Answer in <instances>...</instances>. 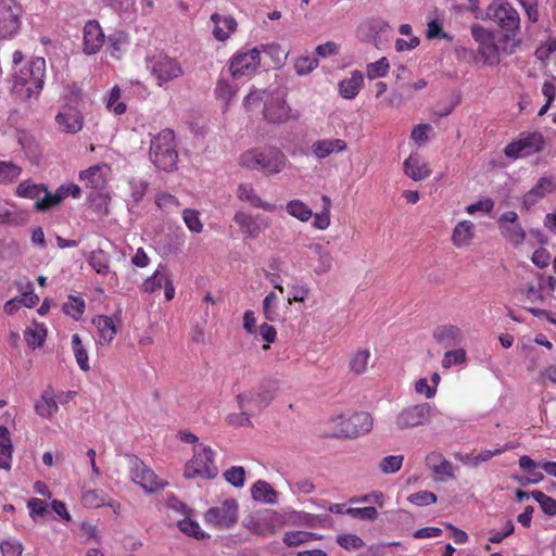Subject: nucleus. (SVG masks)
Listing matches in <instances>:
<instances>
[{"label": "nucleus", "instance_id": "8fccbe9b", "mask_svg": "<svg viewBox=\"0 0 556 556\" xmlns=\"http://www.w3.org/2000/svg\"><path fill=\"white\" fill-rule=\"evenodd\" d=\"M466 363V351L464 349L448 350L444 353L442 359V366L444 368H451L455 365H462Z\"/></svg>", "mask_w": 556, "mask_h": 556}, {"label": "nucleus", "instance_id": "774afa93", "mask_svg": "<svg viewBox=\"0 0 556 556\" xmlns=\"http://www.w3.org/2000/svg\"><path fill=\"white\" fill-rule=\"evenodd\" d=\"M427 38L428 39L442 38V39L451 40V37L446 33H444L441 25L435 20H432L428 23Z\"/></svg>", "mask_w": 556, "mask_h": 556}, {"label": "nucleus", "instance_id": "f03ea898", "mask_svg": "<svg viewBox=\"0 0 556 556\" xmlns=\"http://www.w3.org/2000/svg\"><path fill=\"white\" fill-rule=\"evenodd\" d=\"M46 61L31 60L14 76L12 91L23 100L37 98L45 85Z\"/></svg>", "mask_w": 556, "mask_h": 556}, {"label": "nucleus", "instance_id": "3c124183", "mask_svg": "<svg viewBox=\"0 0 556 556\" xmlns=\"http://www.w3.org/2000/svg\"><path fill=\"white\" fill-rule=\"evenodd\" d=\"M81 501L86 507L96 508L106 504L105 495L98 490H88L83 493Z\"/></svg>", "mask_w": 556, "mask_h": 556}, {"label": "nucleus", "instance_id": "a878e982", "mask_svg": "<svg viewBox=\"0 0 556 556\" xmlns=\"http://www.w3.org/2000/svg\"><path fill=\"white\" fill-rule=\"evenodd\" d=\"M35 409L43 418H50L58 412L59 406L54 400L52 388L49 387L42 392L40 400L35 404Z\"/></svg>", "mask_w": 556, "mask_h": 556}, {"label": "nucleus", "instance_id": "c85d7f7f", "mask_svg": "<svg viewBox=\"0 0 556 556\" xmlns=\"http://www.w3.org/2000/svg\"><path fill=\"white\" fill-rule=\"evenodd\" d=\"M93 325L100 332V343H110L116 336V327L112 317L100 315L93 318Z\"/></svg>", "mask_w": 556, "mask_h": 556}, {"label": "nucleus", "instance_id": "e433bc0d", "mask_svg": "<svg viewBox=\"0 0 556 556\" xmlns=\"http://www.w3.org/2000/svg\"><path fill=\"white\" fill-rule=\"evenodd\" d=\"M89 265L100 275L110 273V257L101 249L94 250L88 257Z\"/></svg>", "mask_w": 556, "mask_h": 556}, {"label": "nucleus", "instance_id": "bb28decb", "mask_svg": "<svg viewBox=\"0 0 556 556\" xmlns=\"http://www.w3.org/2000/svg\"><path fill=\"white\" fill-rule=\"evenodd\" d=\"M251 495L257 502L273 505L277 503L278 493L268 482L257 480L251 488Z\"/></svg>", "mask_w": 556, "mask_h": 556}, {"label": "nucleus", "instance_id": "69168bd1", "mask_svg": "<svg viewBox=\"0 0 556 556\" xmlns=\"http://www.w3.org/2000/svg\"><path fill=\"white\" fill-rule=\"evenodd\" d=\"M45 336H46V331L43 329H40V330L27 329L24 332V338H25L26 343L33 348L40 346L43 342Z\"/></svg>", "mask_w": 556, "mask_h": 556}, {"label": "nucleus", "instance_id": "e2e57ef3", "mask_svg": "<svg viewBox=\"0 0 556 556\" xmlns=\"http://www.w3.org/2000/svg\"><path fill=\"white\" fill-rule=\"evenodd\" d=\"M432 471L438 476V480L444 481L445 478L454 479L453 465L447 460H443L440 464H434Z\"/></svg>", "mask_w": 556, "mask_h": 556}, {"label": "nucleus", "instance_id": "0e129e2a", "mask_svg": "<svg viewBox=\"0 0 556 556\" xmlns=\"http://www.w3.org/2000/svg\"><path fill=\"white\" fill-rule=\"evenodd\" d=\"M167 277L162 274L160 270H156L153 276L146 279L142 287L146 292H154L162 287L163 281H165Z\"/></svg>", "mask_w": 556, "mask_h": 556}, {"label": "nucleus", "instance_id": "473e14b6", "mask_svg": "<svg viewBox=\"0 0 556 556\" xmlns=\"http://www.w3.org/2000/svg\"><path fill=\"white\" fill-rule=\"evenodd\" d=\"M309 250L318 257V265L314 269L315 274H327L332 268L333 264V257L331 253L325 250L324 247L318 243L311 244Z\"/></svg>", "mask_w": 556, "mask_h": 556}, {"label": "nucleus", "instance_id": "39448f33", "mask_svg": "<svg viewBox=\"0 0 556 556\" xmlns=\"http://www.w3.org/2000/svg\"><path fill=\"white\" fill-rule=\"evenodd\" d=\"M277 388L270 381L262 382L257 388L237 395V401L247 424H251L250 417L262 412L276 397Z\"/></svg>", "mask_w": 556, "mask_h": 556}, {"label": "nucleus", "instance_id": "603ef678", "mask_svg": "<svg viewBox=\"0 0 556 556\" xmlns=\"http://www.w3.org/2000/svg\"><path fill=\"white\" fill-rule=\"evenodd\" d=\"M314 538V534L307 531H289L285 533L283 542L288 546H298Z\"/></svg>", "mask_w": 556, "mask_h": 556}, {"label": "nucleus", "instance_id": "6ab92c4d", "mask_svg": "<svg viewBox=\"0 0 556 556\" xmlns=\"http://www.w3.org/2000/svg\"><path fill=\"white\" fill-rule=\"evenodd\" d=\"M556 188V182L552 177L543 176L538 182L525 194L523 206L529 210L536 204L545 195L549 194Z\"/></svg>", "mask_w": 556, "mask_h": 556}, {"label": "nucleus", "instance_id": "864d4df0", "mask_svg": "<svg viewBox=\"0 0 556 556\" xmlns=\"http://www.w3.org/2000/svg\"><path fill=\"white\" fill-rule=\"evenodd\" d=\"M178 528L184 533L193 536L195 539H203L205 536L204 532L201 530L198 522L193 521L190 518H185L178 521Z\"/></svg>", "mask_w": 556, "mask_h": 556}, {"label": "nucleus", "instance_id": "58836bf2", "mask_svg": "<svg viewBox=\"0 0 556 556\" xmlns=\"http://www.w3.org/2000/svg\"><path fill=\"white\" fill-rule=\"evenodd\" d=\"M72 345L77 365L83 371L90 369L88 362V353L81 343V339L78 334L72 337Z\"/></svg>", "mask_w": 556, "mask_h": 556}, {"label": "nucleus", "instance_id": "7c9ffc66", "mask_svg": "<svg viewBox=\"0 0 556 556\" xmlns=\"http://www.w3.org/2000/svg\"><path fill=\"white\" fill-rule=\"evenodd\" d=\"M473 229L475 226L470 220L458 223L453 230V243L458 248L469 244L473 238Z\"/></svg>", "mask_w": 556, "mask_h": 556}, {"label": "nucleus", "instance_id": "09e8293b", "mask_svg": "<svg viewBox=\"0 0 556 556\" xmlns=\"http://www.w3.org/2000/svg\"><path fill=\"white\" fill-rule=\"evenodd\" d=\"M225 480L236 488H242L245 481V470L241 466H232L224 472Z\"/></svg>", "mask_w": 556, "mask_h": 556}, {"label": "nucleus", "instance_id": "c756f323", "mask_svg": "<svg viewBox=\"0 0 556 556\" xmlns=\"http://www.w3.org/2000/svg\"><path fill=\"white\" fill-rule=\"evenodd\" d=\"M238 198L251 203L255 207H260L268 212H274L276 210V205L262 201L250 185L239 186Z\"/></svg>", "mask_w": 556, "mask_h": 556}, {"label": "nucleus", "instance_id": "dca6fc26", "mask_svg": "<svg viewBox=\"0 0 556 556\" xmlns=\"http://www.w3.org/2000/svg\"><path fill=\"white\" fill-rule=\"evenodd\" d=\"M59 128L66 134H76L81 130L84 118L75 105L65 104L55 116Z\"/></svg>", "mask_w": 556, "mask_h": 556}, {"label": "nucleus", "instance_id": "9d476101", "mask_svg": "<svg viewBox=\"0 0 556 556\" xmlns=\"http://www.w3.org/2000/svg\"><path fill=\"white\" fill-rule=\"evenodd\" d=\"M432 406L429 403H420L403 408L395 417V426L400 431L416 428L430 420Z\"/></svg>", "mask_w": 556, "mask_h": 556}, {"label": "nucleus", "instance_id": "bf43d9fd", "mask_svg": "<svg viewBox=\"0 0 556 556\" xmlns=\"http://www.w3.org/2000/svg\"><path fill=\"white\" fill-rule=\"evenodd\" d=\"M337 543L345 549H356L364 546L363 540L356 534H340L337 536Z\"/></svg>", "mask_w": 556, "mask_h": 556}, {"label": "nucleus", "instance_id": "052dcab7", "mask_svg": "<svg viewBox=\"0 0 556 556\" xmlns=\"http://www.w3.org/2000/svg\"><path fill=\"white\" fill-rule=\"evenodd\" d=\"M346 515L357 519L374 521L378 516V511L375 507L367 506L361 508H349V510H346Z\"/></svg>", "mask_w": 556, "mask_h": 556}, {"label": "nucleus", "instance_id": "20e7f679", "mask_svg": "<svg viewBox=\"0 0 556 556\" xmlns=\"http://www.w3.org/2000/svg\"><path fill=\"white\" fill-rule=\"evenodd\" d=\"M287 157L277 148L270 147L264 151L252 149L240 156V165L249 169L262 170L265 175L280 173L286 166Z\"/></svg>", "mask_w": 556, "mask_h": 556}, {"label": "nucleus", "instance_id": "9b49d317", "mask_svg": "<svg viewBox=\"0 0 556 556\" xmlns=\"http://www.w3.org/2000/svg\"><path fill=\"white\" fill-rule=\"evenodd\" d=\"M131 480L147 492H154L164 486L157 476L137 456L128 455Z\"/></svg>", "mask_w": 556, "mask_h": 556}, {"label": "nucleus", "instance_id": "0eeeda50", "mask_svg": "<svg viewBox=\"0 0 556 556\" xmlns=\"http://www.w3.org/2000/svg\"><path fill=\"white\" fill-rule=\"evenodd\" d=\"M545 140L541 132H522L519 138L505 147L504 153L509 159L532 155L544 149Z\"/></svg>", "mask_w": 556, "mask_h": 556}, {"label": "nucleus", "instance_id": "2eb2a0df", "mask_svg": "<svg viewBox=\"0 0 556 556\" xmlns=\"http://www.w3.org/2000/svg\"><path fill=\"white\" fill-rule=\"evenodd\" d=\"M151 71L157 80L159 86H162L182 74L179 63L175 59L168 56L156 58L152 63Z\"/></svg>", "mask_w": 556, "mask_h": 556}, {"label": "nucleus", "instance_id": "c9c22d12", "mask_svg": "<svg viewBox=\"0 0 556 556\" xmlns=\"http://www.w3.org/2000/svg\"><path fill=\"white\" fill-rule=\"evenodd\" d=\"M263 313L269 321H280L283 319L278 307V296L275 292H269L263 301Z\"/></svg>", "mask_w": 556, "mask_h": 556}, {"label": "nucleus", "instance_id": "4c0bfd02", "mask_svg": "<svg viewBox=\"0 0 556 556\" xmlns=\"http://www.w3.org/2000/svg\"><path fill=\"white\" fill-rule=\"evenodd\" d=\"M42 191H47L45 185H37L30 180L22 181L16 188V194L22 198L39 199Z\"/></svg>", "mask_w": 556, "mask_h": 556}, {"label": "nucleus", "instance_id": "338daca9", "mask_svg": "<svg viewBox=\"0 0 556 556\" xmlns=\"http://www.w3.org/2000/svg\"><path fill=\"white\" fill-rule=\"evenodd\" d=\"M494 207V202L492 199L486 198L484 200L472 203L466 207V212L470 215L476 214L477 212H484L489 214Z\"/></svg>", "mask_w": 556, "mask_h": 556}, {"label": "nucleus", "instance_id": "680f3d73", "mask_svg": "<svg viewBox=\"0 0 556 556\" xmlns=\"http://www.w3.org/2000/svg\"><path fill=\"white\" fill-rule=\"evenodd\" d=\"M3 556H22L23 544L16 540H5L0 544Z\"/></svg>", "mask_w": 556, "mask_h": 556}, {"label": "nucleus", "instance_id": "1a4fd4ad", "mask_svg": "<svg viewBox=\"0 0 556 556\" xmlns=\"http://www.w3.org/2000/svg\"><path fill=\"white\" fill-rule=\"evenodd\" d=\"M22 12L15 0H0V40L9 39L18 31Z\"/></svg>", "mask_w": 556, "mask_h": 556}, {"label": "nucleus", "instance_id": "b1692460", "mask_svg": "<svg viewBox=\"0 0 556 556\" xmlns=\"http://www.w3.org/2000/svg\"><path fill=\"white\" fill-rule=\"evenodd\" d=\"M404 173L415 181L428 178L431 170L428 163L418 155H410L403 164Z\"/></svg>", "mask_w": 556, "mask_h": 556}, {"label": "nucleus", "instance_id": "412c9836", "mask_svg": "<svg viewBox=\"0 0 556 556\" xmlns=\"http://www.w3.org/2000/svg\"><path fill=\"white\" fill-rule=\"evenodd\" d=\"M286 93L282 91L275 102L265 104L264 117L270 123H285L291 118V109L286 104Z\"/></svg>", "mask_w": 556, "mask_h": 556}, {"label": "nucleus", "instance_id": "4d7b16f0", "mask_svg": "<svg viewBox=\"0 0 556 556\" xmlns=\"http://www.w3.org/2000/svg\"><path fill=\"white\" fill-rule=\"evenodd\" d=\"M130 197L135 203L140 202L148 189V182L142 179L132 178L129 180Z\"/></svg>", "mask_w": 556, "mask_h": 556}, {"label": "nucleus", "instance_id": "6e6552de", "mask_svg": "<svg viewBox=\"0 0 556 556\" xmlns=\"http://www.w3.org/2000/svg\"><path fill=\"white\" fill-rule=\"evenodd\" d=\"M471 36L478 43V53L483 59L484 64L496 65L500 63V48L495 43L493 31L484 28L480 24L471 26Z\"/></svg>", "mask_w": 556, "mask_h": 556}, {"label": "nucleus", "instance_id": "f257e3e1", "mask_svg": "<svg viewBox=\"0 0 556 556\" xmlns=\"http://www.w3.org/2000/svg\"><path fill=\"white\" fill-rule=\"evenodd\" d=\"M486 16L492 21L501 33L500 43L505 53L511 54L521 42L520 16L518 11L505 0H494L486 8Z\"/></svg>", "mask_w": 556, "mask_h": 556}, {"label": "nucleus", "instance_id": "f8f14e48", "mask_svg": "<svg viewBox=\"0 0 556 556\" xmlns=\"http://www.w3.org/2000/svg\"><path fill=\"white\" fill-rule=\"evenodd\" d=\"M237 518L238 504L233 498L226 500L205 513V521L217 528H229L237 522Z\"/></svg>", "mask_w": 556, "mask_h": 556}, {"label": "nucleus", "instance_id": "37998d69", "mask_svg": "<svg viewBox=\"0 0 556 556\" xmlns=\"http://www.w3.org/2000/svg\"><path fill=\"white\" fill-rule=\"evenodd\" d=\"M22 168L12 162L0 161V184H11L20 175Z\"/></svg>", "mask_w": 556, "mask_h": 556}, {"label": "nucleus", "instance_id": "ea45409f", "mask_svg": "<svg viewBox=\"0 0 556 556\" xmlns=\"http://www.w3.org/2000/svg\"><path fill=\"white\" fill-rule=\"evenodd\" d=\"M287 212L302 222H307L312 216L313 212L300 200H292L287 204Z\"/></svg>", "mask_w": 556, "mask_h": 556}, {"label": "nucleus", "instance_id": "72a5a7b5", "mask_svg": "<svg viewBox=\"0 0 556 556\" xmlns=\"http://www.w3.org/2000/svg\"><path fill=\"white\" fill-rule=\"evenodd\" d=\"M12 456L10 432L5 426H0V468L9 469Z\"/></svg>", "mask_w": 556, "mask_h": 556}, {"label": "nucleus", "instance_id": "6e6d98bb", "mask_svg": "<svg viewBox=\"0 0 556 556\" xmlns=\"http://www.w3.org/2000/svg\"><path fill=\"white\" fill-rule=\"evenodd\" d=\"M408 501L416 506H427L437 503L438 497L432 492L419 491L410 494Z\"/></svg>", "mask_w": 556, "mask_h": 556}, {"label": "nucleus", "instance_id": "49530a36", "mask_svg": "<svg viewBox=\"0 0 556 556\" xmlns=\"http://www.w3.org/2000/svg\"><path fill=\"white\" fill-rule=\"evenodd\" d=\"M390 64L387 58H381L376 62L367 65L366 72L369 79H376L378 77H384L388 74Z\"/></svg>", "mask_w": 556, "mask_h": 556}, {"label": "nucleus", "instance_id": "79ce46f5", "mask_svg": "<svg viewBox=\"0 0 556 556\" xmlns=\"http://www.w3.org/2000/svg\"><path fill=\"white\" fill-rule=\"evenodd\" d=\"M63 311L66 315L77 320L84 314L85 301L81 298L70 295L68 300L63 305Z\"/></svg>", "mask_w": 556, "mask_h": 556}, {"label": "nucleus", "instance_id": "a18cd8bd", "mask_svg": "<svg viewBox=\"0 0 556 556\" xmlns=\"http://www.w3.org/2000/svg\"><path fill=\"white\" fill-rule=\"evenodd\" d=\"M531 496L540 504L542 510L548 516L556 515V501L542 491H532Z\"/></svg>", "mask_w": 556, "mask_h": 556}, {"label": "nucleus", "instance_id": "ddd939ff", "mask_svg": "<svg viewBox=\"0 0 556 556\" xmlns=\"http://www.w3.org/2000/svg\"><path fill=\"white\" fill-rule=\"evenodd\" d=\"M518 219L514 211L503 213L497 219L501 235L515 247L521 245L526 239V230Z\"/></svg>", "mask_w": 556, "mask_h": 556}, {"label": "nucleus", "instance_id": "5fc2aeb1", "mask_svg": "<svg viewBox=\"0 0 556 556\" xmlns=\"http://www.w3.org/2000/svg\"><path fill=\"white\" fill-rule=\"evenodd\" d=\"M184 222L190 231L200 233L203 225L199 218V212L191 208H186L182 213Z\"/></svg>", "mask_w": 556, "mask_h": 556}, {"label": "nucleus", "instance_id": "5701e85b", "mask_svg": "<svg viewBox=\"0 0 556 556\" xmlns=\"http://www.w3.org/2000/svg\"><path fill=\"white\" fill-rule=\"evenodd\" d=\"M211 21L214 23L213 36L218 41H226L237 29V22L230 15L213 13Z\"/></svg>", "mask_w": 556, "mask_h": 556}, {"label": "nucleus", "instance_id": "13d9d810", "mask_svg": "<svg viewBox=\"0 0 556 556\" xmlns=\"http://www.w3.org/2000/svg\"><path fill=\"white\" fill-rule=\"evenodd\" d=\"M318 66V60L309 56L298 58L294 63L295 72L299 75H306Z\"/></svg>", "mask_w": 556, "mask_h": 556}, {"label": "nucleus", "instance_id": "cd10ccee", "mask_svg": "<svg viewBox=\"0 0 556 556\" xmlns=\"http://www.w3.org/2000/svg\"><path fill=\"white\" fill-rule=\"evenodd\" d=\"M364 77L358 71L352 73L350 78L343 79L339 84V92L345 99H353L359 92Z\"/></svg>", "mask_w": 556, "mask_h": 556}, {"label": "nucleus", "instance_id": "aec40b11", "mask_svg": "<svg viewBox=\"0 0 556 556\" xmlns=\"http://www.w3.org/2000/svg\"><path fill=\"white\" fill-rule=\"evenodd\" d=\"M434 340L443 348H455L463 343L464 334L459 327L455 325H442L433 331Z\"/></svg>", "mask_w": 556, "mask_h": 556}, {"label": "nucleus", "instance_id": "2f4dec72", "mask_svg": "<svg viewBox=\"0 0 556 556\" xmlns=\"http://www.w3.org/2000/svg\"><path fill=\"white\" fill-rule=\"evenodd\" d=\"M106 168V165H94L80 173V179L85 180L87 186L94 189H101L105 185V177L102 174V169Z\"/></svg>", "mask_w": 556, "mask_h": 556}, {"label": "nucleus", "instance_id": "de8ad7c7", "mask_svg": "<svg viewBox=\"0 0 556 556\" xmlns=\"http://www.w3.org/2000/svg\"><path fill=\"white\" fill-rule=\"evenodd\" d=\"M321 201L324 202V208L320 213L315 215L314 226L318 229H326L330 225V206L331 200L327 195L321 197Z\"/></svg>", "mask_w": 556, "mask_h": 556}, {"label": "nucleus", "instance_id": "4be33fe9", "mask_svg": "<svg viewBox=\"0 0 556 556\" xmlns=\"http://www.w3.org/2000/svg\"><path fill=\"white\" fill-rule=\"evenodd\" d=\"M233 219L239 225L241 231L251 238H256L262 229L268 226L266 218L261 216L252 217L242 212L236 213Z\"/></svg>", "mask_w": 556, "mask_h": 556}, {"label": "nucleus", "instance_id": "423d86ee", "mask_svg": "<svg viewBox=\"0 0 556 556\" xmlns=\"http://www.w3.org/2000/svg\"><path fill=\"white\" fill-rule=\"evenodd\" d=\"M214 452L211 447L200 444L194 447V455L186 464L185 477L188 479L201 477L205 479L215 478L218 469L213 459Z\"/></svg>", "mask_w": 556, "mask_h": 556}, {"label": "nucleus", "instance_id": "393cba45", "mask_svg": "<svg viewBox=\"0 0 556 556\" xmlns=\"http://www.w3.org/2000/svg\"><path fill=\"white\" fill-rule=\"evenodd\" d=\"M346 143L342 139H321L317 140L312 146V151L317 159H325L331 153H339L345 151Z\"/></svg>", "mask_w": 556, "mask_h": 556}, {"label": "nucleus", "instance_id": "f3484780", "mask_svg": "<svg viewBox=\"0 0 556 556\" xmlns=\"http://www.w3.org/2000/svg\"><path fill=\"white\" fill-rule=\"evenodd\" d=\"M372 417L366 412L355 413L342 421V433L345 437H357L372 429Z\"/></svg>", "mask_w": 556, "mask_h": 556}, {"label": "nucleus", "instance_id": "a211bd4d", "mask_svg": "<svg viewBox=\"0 0 556 556\" xmlns=\"http://www.w3.org/2000/svg\"><path fill=\"white\" fill-rule=\"evenodd\" d=\"M104 43V34L97 21H88L84 27V52L97 53Z\"/></svg>", "mask_w": 556, "mask_h": 556}, {"label": "nucleus", "instance_id": "4468645a", "mask_svg": "<svg viewBox=\"0 0 556 556\" xmlns=\"http://www.w3.org/2000/svg\"><path fill=\"white\" fill-rule=\"evenodd\" d=\"M261 52L252 48L247 52L235 55L230 63V72L233 77L245 76L254 73L261 64Z\"/></svg>", "mask_w": 556, "mask_h": 556}, {"label": "nucleus", "instance_id": "c03bdc74", "mask_svg": "<svg viewBox=\"0 0 556 556\" xmlns=\"http://www.w3.org/2000/svg\"><path fill=\"white\" fill-rule=\"evenodd\" d=\"M370 352L368 350H361L354 354L350 361V368L356 375H362L367 370Z\"/></svg>", "mask_w": 556, "mask_h": 556}, {"label": "nucleus", "instance_id": "a19ab883", "mask_svg": "<svg viewBox=\"0 0 556 556\" xmlns=\"http://www.w3.org/2000/svg\"><path fill=\"white\" fill-rule=\"evenodd\" d=\"M403 462V455H389L380 460L378 467L382 473L391 475L397 472L402 468Z\"/></svg>", "mask_w": 556, "mask_h": 556}, {"label": "nucleus", "instance_id": "7ed1b4c3", "mask_svg": "<svg viewBox=\"0 0 556 556\" xmlns=\"http://www.w3.org/2000/svg\"><path fill=\"white\" fill-rule=\"evenodd\" d=\"M149 157L159 169L173 172L177 168L178 152L173 130L164 129L153 136L150 142Z\"/></svg>", "mask_w": 556, "mask_h": 556}, {"label": "nucleus", "instance_id": "f704fd0d", "mask_svg": "<svg viewBox=\"0 0 556 556\" xmlns=\"http://www.w3.org/2000/svg\"><path fill=\"white\" fill-rule=\"evenodd\" d=\"M43 197L39 198L35 203L36 211L39 212H47L50 208L59 205L64 200V192L63 189H58L55 193L47 191H42Z\"/></svg>", "mask_w": 556, "mask_h": 556}]
</instances>
